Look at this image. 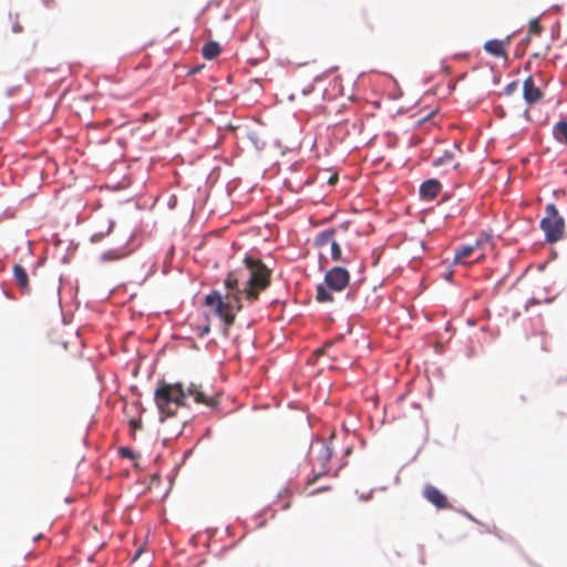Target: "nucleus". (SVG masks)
<instances>
[{"label":"nucleus","instance_id":"f257e3e1","mask_svg":"<svg viewBox=\"0 0 567 567\" xmlns=\"http://www.w3.org/2000/svg\"><path fill=\"white\" fill-rule=\"evenodd\" d=\"M270 277L271 270L260 259L246 257L241 267L227 275L225 293L213 290L205 296L203 305L223 321L225 334L243 308L241 297L249 301L258 300L260 292L269 287Z\"/></svg>","mask_w":567,"mask_h":567},{"label":"nucleus","instance_id":"f03ea898","mask_svg":"<svg viewBox=\"0 0 567 567\" xmlns=\"http://www.w3.org/2000/svg\"><path fill=\"white\" fill-rule=\"evenodd\" d=\"M154 401L162 419L174 416L179 408L186 405L185 386L181 382H161L155 390Z\"/></svg>","mask_w":567,"mask_h":567},{"label":"nucleus","instance_id":"7ed1b4c3","mask_svg":"<svg viewBox=\"0 0 567 567\" xmlns=\"http://www.w3.org/2000/svg\"><path fill=\"white\" fill-rule=\"evenodd\" d=\"M350 281V274L343 267H333L326 272L324 284L319 285L316 291V299L320 303L333 302L332 292L342 291Z\"/></svg>","mask_w":567,"mask_h":567},{"label":"nucleus","instance_id":"20e7f679","mask_svg":"<svg viewBox=\"0 0 567 567\" xmlns=\"http://www.w3.org/2000/svg\"><path fill=\"white\" fill-rule=\"evenodd\" d=\"M539 226L545 234L546 241L549 244H555L565 236V219L554 204L546 205L545 216L542 218Z\"/></svg>","mask_w":567,"mask_h":567},{"label":"nucleus","instance_id":"39448f33","mask_svg":"<svg viewBox=\"0 0 567 567\" xmlns=\"http://www.w3.org/2000/svg\"><path fill=\"white\" fill-rule=\"evenodd\" d=\"M186 390V399L192 398L196 404L205 405L208 409H216L219 405V394L205 389L202 383L190 382Z\"/></svg>","mask_w":567,"mask_h":567},{"label":"nucleus","instance_id":"423d86ee","mask_svg":"<svg viewBox=\"0 0 567 567\" xmlns=\"http://www.w3.org/2000/svg\"><path fill=\"white\" fill-rule=\"evenodd\" d=\"M423 496L429 503L434 505L437 509H447L452 507L447 497L433 485H426L424 487Z\"/></svg>","mask_w":567,"mask_h":567},{"label":"nucleus","instance_id":"0eeeda50","mask_svg":"<svg viewBox=\"0 0 567 567\" xmlns=\"http://www.w3.org/2000/svg\"><path fill=\"white\" fill-rule=\"evenodd\" d=\"M332 453H333V451L330 445H328V444L321 445L320 451L317 456V462L320 465V471L315 475V477L312 480H309V482H308L309 485L313 484L319 478V476H321L328 472L327 465L332 457Z\"/></svg>","mask_w":567,"mask_h":567},{"label":"nucleus","instance_id":"6e6552de","mask_svg":"<svg viewBox=\"0 0 567 567\" xmlns=\"http://www.w3.org/2000/svg\"><path fill=\"white\" fill-rule=\"evenodd\" d=\"M470 246L473 247L475 252H478L473 262H480L484 259L486 249L493 248V237L486 233H482Z\"/></svg>","mask_w":567,"mask_h":567},{"label":"nucleus","instance_id":"1a4fd4ad","mask_svg":"<svg viewBox=\"0 0 567 567\" xmlns=\"http://www.w3.org/2000/svg\"><path fill=\"white\" fill-rule=\"evenodd\" d=\"M523 89H524V100L527 104L532 105V104H535L537 102H539L543 97V92L540 91L539 87H537L534 83V80L532 76H528L525 81H524V85H523Z\"/></svg>","mask_w":567,"mask_h":567},{"label":"nucleus","instance_id":"9d476101","mask_svg":"<svg viewBox=\"0 0 567 567\" xmlns=\"http://www.w3.org/2000/svg\"><path fill=\"white\" fill-rule=\"evenodd\" d=\"M442 184L435 179L431 178L423 182L420 186V196L425 200H433L441 192Z\"/></svg>","mask_w":567,"mask_h":567},{"label":"nucleus","instance_id":"9b49d317","mask_svg":"<svg viewBox=\"0 0 567 567\" xmlns=\"http://www.w3.org/2000/svg\"><path fill=\"white\" fill-rule=\"evenodd\" d=\"M511 43V37H507L504 40H488L484 44V49L486 52L492 54L493 56L499 58V56H506V47H508Z\"/></svg>","mask_w":567,"mask_h":567},{"label":"nucleus","instance_id":"f8f14e48","mask_svg":"<svg viewBox=\"0 0 567 567\" xmlns=\"http://www.w3.org/2000/svg\"><path fill=\"white\" fill-rule=\"evenodd\" d=\"M474 254L476 252L473 250V247H471L470 244L458 247L454 254L453 265H470L471 262H468L466 259L472 257Z\"/></svg>","mask_w":567,"mask_h":567},{"label":"nucleus","instance_id":"ddd939ff","mask_svg":"<svg viewBox=\"0 0 567 567\" xmlns=\"http://www.w3.org/2000/svg\"><path fill=\"white\" fill-rule=\"evenodd\" d=\"M13 277L16 284L23 291H29V277L25 269L21 265L13 266Z\"/></svg>","mask_w":567,"mask_h":567},{"label":"nucleus","instance_id":"4468645a","mask_svg":"<svg viewBox=\"0 0 567 567\" xmlns=\"http://www.w3.org/2000/svg\"><path fill=\"white\" fill-rule=\"evenodd\" d=\"M334 235H336V229H333V228L326 229V230L321 231L316 237V240H315L316 246L319 248L329 246L331 244V241H333L336 239Z\"/></svg>","mask_w":567,"mask_h":567},{"label":"nucleus","instance_id":"2eb2a0df","mask_svg":"<svg viewBox=\"0 0 567 567\" xmlns=\"http://www.w3.org/2000/svg\"><path fill=\"white\" fill-rule=\"evenodd\" d=\"M220 51V45L215 41H210L203 47L202 54L206 60H213L219 55Z\"/></svg>","mask_w":567,"mask_h":567},{"label":"nucleus","instance_id":"dca6fc26","mask_svg":"<svg viewBox=\"0 0 567 567\" xmlns=\"http://www.w3.org/2000/svg\"><path fill=\"white\" fill-rule=\"evenodd\" d=\"M553 135L559 143L567 144V122L559 121L553 128Z\"/></svg>","mask_w":567,"mask_h":567},{"label":"nucleus","instance_id":"f3484780","mask_svg":"<svg viewBox=\"0 0 567 567\" xmlns=\"http://www.w3.org/2000/svg\"><path fill=\"white\" fill-rule=\"evenodd\" d=\"M449 164H453L454 168L458 167V164L454 163V154L451 151H445L442 156H440L433 161V165L436 167L449 165Z\"/></svg>","mask_w":567,"mask_h":567},{"label":"nucleus","instance_id":"a211bd4d","mask_svg":"<svg viewBox=\"0 0 567 567\" xmlns=\"http://www.w3.org/2000/svg\"><path fill=\"white\" fill-rule=\"evenodd\" d=\"M330 246V255L333 261H341L342 260V252L339 244L334 239L331 241Z\"/></svg>","mask_w":567,"mask_h":567},{"label":"nucleus","instance_id":"6ab92c4d","mask_svg":"<svg viewBox=\"0 0 567 567\" xmlns=\"http://www.w3.org/2000/svg\"><path fill=\"white\" fill-rule=\"evenodd\" d=\"M118 454L122 457L134 460L136 457V454L127 446H121L118 449Z\"/></svg>","mask_w":567,"mask_h":567},{"label":"nucleus","instance_id":"aec40b11","mask_svg":"<svg viewBox=\"0 0 567 567\" xmlns=\"http://www.w3.org/2000/svg\"><path fill=\"white\" fill-rule=\"evenodd\" d=\"M543 28L537 19H534L529 22V33L530 34H539Z\"/></svg>","mask_w":567,"mask_h":567},{"label":"nucleus","instance_id":"412c9836","mask_svg":"<svg viewBox=\"0 0 567 567\" xmlns=\"http://www.w3.org/2000/svg\"><path fill=\"white\" fill-rule=\"evenodd\" d=\"M121 257H122V254L114 251V250H110V251H106L103 254L102 259L103 260H116V259H120Z\"/></svg>","mask_w":567,"mask_h":567},{"label":"nucleus","instance_id":"4be33fe9","mask_svg":"<svg viewBox=\"0 0 567 567\" xmlns=\"http://www.w3.org/2000/svg\"><path fill=\"white\" fill-rule=\"evenodd\" d=\"M331 344L330 343H327L326 346H323L322 348H319L318 350H316V354L317 355H322L327 352V349L330 347Z\"/></svg>","mask_w":567,"mask_h":567},{"label":"nucleus","instance_id":"5701e85b","mask_svg":"<svg viewBox=\"0 0 567 567\" xmlns=\"http://www.w3.org/2000/svg\"><path fill=\"white\" fill-rule=\"evenodd\" d=\"M338 182V174H332L329 179H328V184L329 185H334L336 183Z\"/></svg>","mask_w":567,"mask_h":567},{"label":"nucleus","instance_id":"b1692460","mask_svg":"<svg viewBox=\"0 0 567 567\" xmlns=\"http://www.w3.org/2000/svg\"><path fill=\"white\" fill-rule=\"evenodd\" d=\"M209 332H210V326L206 324L205 327H203V329L199 333V337H204L205 334H208Z\"/></svg>","mask_w":567,"mask_h":567},{"label":"nucleus","instance_id":"393cba45","mask_svg":"<svg viewBox=\"0 0 567 567\" xmlns=\"http://www.w3.org/2000/svg\"><path fill=\"white\" fill-rule=\"evenodd\" d=\"M130 424L133 429H138L142 425V422L140 420H131Z\"/></svg>","mask_w":567,"mask_h":567},{"label":"nucleus","instance_id":"a878e982","mask_svg":"<svg viewBox=\"0 0 567 567\" xmlns=\"http://www.w3.org/2000/svg\"><path fill=\"white\" fill-rule=\"evenodd\" d=\"M12 31H13L14 33H19V32H21V31H22V25H21L20 23L16 22V23L12 25Z\"/></svg>","mask_w":567,"mask_h":567},{"label":"nucleus","instance_id":"bb28decb","mask_svg":"<svg viewBox=\"0 0 567 567\" xmlns=\"http://www.w3.org/2000/svg\"><path fill=\"white\" fill-rule=\"evenodd\" d=\"M516 85H517V83H516V82H513V83L508 84V85L506 86V92H507V94H511V93L515 90Z\"/></svg>","mask_w":567,"mask_h":567},{"label":"nucleus","instance_id":"cd10ccee","mask_svg":"<svg viewBox=\"0 0 567 567\" xmlns=\"http://www.w3.org/2000/svg\"><path fill=\"white\" fill-rule=\"evenodd\" d=\"M102 238H103V234H94V235L91 237V241H93V243H97V241H100Z\"/></svg>","mask_w":567,"mask_h":567},{"label":"nucleus","instance_id":"c85d7f7f","mask_svg":"<svg viewBox=\"0 0 567 567\" xmlns=\"http://www.w3.org/2000/svg\"><path fill=\"white\" fill-rule=\"evenodd\" d=\"M143 550H144V549H143V547H140V548L136 550V553H135V555H134V557H133V561H135V560L141 556V554L143 553Z\"/></svg>","mask_w":567,"mask_h":567},{"label":"nucleus","instance_id":"c756f323","mask_svg":"<svg viewBox=\"0 0 567 567\" xmlns=\"http://www.w3.org/2000/svg\"><path fill=\"white\" fill-rule=\"evenodd\" d=\"M327 489H328V487H320V488L315 489L312 493H318V492L327 491Z\"/></svg>","mask_w":567,"mask_h":567}]
</instances>
